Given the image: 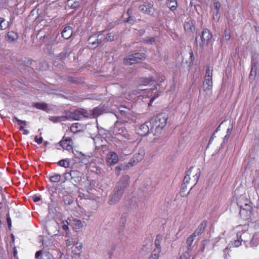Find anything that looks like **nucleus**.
<instances>
[{"mask_svg":"<svg viewBox=\"0 0 259 259\" xmlns=\"http://www.w3.org/2000/svg\"><path fill=\"white\" fill-rule=\"evenodd\" d=\"M129 180L130 177L128 176H124L121 178L113 193L109 197V203L110 204H114L119 200L124 189L128 185Z\"/></svg>","mask_w":259,"mask_h":259,"instance_id":"1","label":"nucleus"},{"mask_svg":"<svg viewBox=\"0 0 259 259\" xmlns=\"http://www.w3.org/2000/svg\"><path fill=\"white\" fill-rule=\"evenodd\" d=\"M212 68L209 66L207 67L205 79L203 84V92L206 98L209 97L212 94Z\"/></svg>","mask_w":259,"mask_h":259,"instance_id":"2","label":"nucleus"},{"mask_svg":"<svg viewBox=\"0 0 259 259\" xmlns=\"http://www.w3.org/2000/svg\"><path fill=\"white\" fill-rule=\"evenodd\" d=\"M212 37V35L208 29H204L201 35L196 37V41L197 45L203 48L207 46Z\"/></svg>","mask_w":259,"mask_h":259,"instance_id":"3","label":"nucleus"},{"mask_svg":"<svg viewBox=\"0 0 259 259\" xmlns=\"http://www.w3.org/2000/svg\"><path fill=\"white\" fill-rule=\"evenodd\" d=\"M64 181H70L73 184L77 183L81 180V174L77 170L66 171L63 175Z\"/></svg>","mask_w":259,"mask_h":259,"instance_id":"4","label":"nucleus"},{"mask_svg":"<svg viewBox=\"0 0 259 259\" xmlns=\"http://www.w3.org/2000/svg\"><path fill=\"white\" fill-rule=\"evenodd\" d=\"M145 57V54L143 53H136L128 55L123 60V64L125 65H130L139 62Z\"/></svg>","mask_w":259,"mask_h":259,"instance_id":"5","label":"nucleus"},{"mask_svg":"<svg viewBox=\"0 0 259 259\" xmlns=\"http://www.w3.org/2000/svg\"><path fill=\"white\" fill-rule=\"evenodd\" d=\"M89 114L87 111L83 109H78L70 112L67 115V119L78 120L84 117H88Z\"/></svg>","mask_w":259,"mask_h":259,"instance_id":"6","label":"nucleus"},{"mask_svg":"<svg viewBox=\"0 0 259 259\" xmlns=\"http://www.w3.org/2000/svg\"><path fill=\"white\" fill-rule=\"evenodd\" d=\"M112 133L116 136H120L124 138H126V131L124 125L123 123L116 121L112 128Z\"/></svg>","mask_w":259,"mask_h":259,"instance_id":"7","label":"nucleus"},{"mask_svg":"<svg viewBox=\"0 0 259 259\" xmlns=\"http://www.w3.org/2000/svg\"><path fill=\"white\" fill-rule=\"evenodd\" d=\"M168 116L166 114L161 113L159 114L155 120V124L157 129H162L166 125Z\"/></svg>","mask_w":259,"mask_h":259,"instance_id":"8","label":"nucleus"},{"mask_svg":"<svg viewBox=\"0 0 259 259\" xmlns=\"http://www.w3.org/2000/svg\"><path fill=\"white\" fill-rule=\"evenodd\" d=\"M145 156V149L142 147L139 148L137 153H136L133 158L131 159L128 164L131 166H133L137 164L138 162L141 161L144 157Z\"/></svg>","mask_w":259,"mask_h":259,"instance_id":"9","label":"nucleus"},{"mask_svg":"<svg viewBox=\"0 0 259 259\" xmlns=\"http://www.w3.org/2000/svg\"><path fill=\"white\" fill-rule=\"evenodd\" d=\"M153 2L152 1H147L139 6V11L146 14L152 15L153 14Z\"/></svg>","mask_w":259,"mask_h":259,"instance_id":"10","label":"nucleus"},{"mask_svg":"<svg viewBox=\"0 0 259 259\" xmlns=\"http://www.w3.org/2000/svg\"><path fill=\"white\" fill-rule=\"evenodd\" d=\"M101 34H94L88 39V44L91 48H95L101 43Z\"/></svg>","mask_w":259,"mask_h":259,"instance_id":"11","label":"nucleus"},{"mask_svg":"<svg viewBox=\"0 0 259 259\" xmlns=\"http://www.w3.org/2000/svg\"><path fill=\"white\" fill-rule=\"evenodd\" d=\"M238 237L241 239L242 242L245 243L247 246L248 245L250 247V240H251V236L248 232H238Z\"/></svg>","mask_w":259,"mask_h":259,"instance_id":"12","label":"nucleus"},{"mask_svg":"<svg viewBox=\"0 0 259 259\" xmlns=\"http://www.w3.org/2000/svg\"><path fill=\"white\" fill-rule=\"evenodd\" d=\"M241 239H239L238 237V232L237 233L236 237L231 241L228 244V246L224 250V253L226 255L227 251L230 249L232 247H238L242 244Z\"/></svg>","mask_w":259,"mask_h":259,"instance_id":"13","label":"nucleus"},{"mask_svg":"<svg viewBox=\"0 0 259 259\" xmlns=\"http://www.w3.org/2000/svg\"><path fill=\"white\" fill-rule=\"evenodd\" d=\"M106 160L110 165L115 164L119 160L118 156L115 152H110L107 155Z\"/></svg>","mask_w":259,"mask_h":259,"instance_id":"14","label":"nucleus"},{"mask_svg":"<svg viewBox=\"0 0 259 259\" xmlns=\"http://www.w3.org/2000/svg\"><path fill=\"white\" fill-rule=\"evenodd\" d=\"M72 140L70 138L65 137L60 142V145L64 149L69 150L72 149Z\"/></svg>","mask_w":259,"mask_h":259,"instance_id":"15","label":"nucleus"},{"mask_svg":"<svg viewBox=\"0 0 259 259\" xmlns=\"http://www.w3.org/2000/svg\"><path fill=\"white\" fill-rule=\"evenodd\" d=\"M148 124H149V122H146L140 125L138 130V134L139 135L141 136H145L149 133V127Z\"/></svg>","mask_w":259,"mask_h":259,"instance_id":"16","label":"nucleus"},{"mask_svg":"<svg viewBox=\"0 0 259 259\" xmlns=\"http://www.w3.org/2000/svg\"><path fill=\"white\" fill-rule=\"evenodd\" d=\"M36 259H54V257L49 252H42L41 250L37 251L35 255Z\"/></svg>","mask_w":259,"mask_h":259,"instance_id":"17","label":"nucleus"},{"mask_svg":"<svg viewBox=\"0 0 259 259\" xmlns=\"http://www.w3.org/2000/svg\"><path fill=\"white\" fill-rule=\"evenodd\" d=\"M141 91L140 92L139 90H134L133 91V93L131 94L128 95V97H125L126 99L128 100H132V99H135L136 96H137L138 98H140L141 96H142L144 97L145 95V91H144L143 90H145V89H141Z\"/></svg>","mask_w":259,"mask_h":259,"instance_id":"18","label":"nucleus"},{"mask_svg":"<svg viewBox=\"0 0 259 259\" xmlns=\"http://www.w3.org/2000/svg\"><path fill=\"white\" fill-rule=\"evenodd\" d=\"M73 33L72 27L70 26L65 27L61 32L62 36L64 39H68L71 37Z\"/></svg>","mask_w":259,"mask_h":259,"instance_id":"19","label":"nucleus"},{"mask_svg":"<svg viewBox=\"0 0 259 259\" xmlns=\"http://www.w3.org/2000/svg\"><path fill=\"white\" fill-rule=\"evenodd\" d=\"M206 225L207 223L206 221H203L202 222H201V224L198 227V228L196 229V230L195 231V232L193 233V235L196 237L197 236L201 235L203 233L205 227H206Z\"/></svg>","mask_w":259,"mask_h":259,"instance_id":"20","label":"nucleus"},{"mask_svg":"<svg viewBox=\"0 0 259 259\" xmlns=\"http://www.w3.org/2000/svg\"><path fill=\"white\" fill-rule=\"evenodd\" d=\"M152 241L151 239L147 240L145 241L144 244L143 245L142 250L143 251L145 252H149L152 248Z\"/></svg>","mask_w":259,"mask_h":259,"instance_id":"21","label":"nucleus"},{"mask_svg":"<svg viewBox=\"0 0 259 259\" xmlns=\"http://www.w3.org/2000/svg\"><path fill=\"white\" fill-rule=\"evenodd\" d=\"M162 240V236L160 234H158L156 236L155 241V251L160 252L161 251V246L160 243Z\"/></svg>","mask_w":259,"mask_h":259,"instance_id":"22","label":"nucleus"},{"mask_svg":"<svg viewBox=\"0 0 259 259\" xmlns=\"http://www.w3.org/2000/svg\"><path fill=\"white\" fill-rule=\"evenodd\" d=\"M259 244V232H256L250 240V247L256 246Z\"/></svg>","mask_w":259,"mask_h":259,"instance_id":"23","label":"nucleus"},{"mask_svg":"<svg viewBox=\"0 0 259 259\" xmlns=\"http://www.w3.org/2000/svg\"><path fill=\"white\" fill-rule=\"evenodd\" d=\"M184 27L185 31L187 32H192L194 31L193 23L190 20L185 22Z\"/></svg>","mask_w":259,"mask_h":259,"instance_id":"24","label":"nucleus"},{"mask_svg":"<svg viewBox=\"0 0 259 259\" xmlns=\"http://www.w3.org/2000/svg\"><path fill=\"white\" fill-rule=\"evenodd\" d=\"M82 244L80 243H77L75 246L72 248V252L73 254L79 255L82 252Z\"/></svg>","mask_w":259,"mask_h":259,"instance_id":"25","label":"nucleus"},{"mask_svg":"<svg viewBox=\"0 0 259 259\" xmlns=\"http://www.w3.org/2000/svg\"><path fill=\"white\" fill-rule=\"evenodd\" d=\"M193 169V167H190L189 170L187 171L186 176L184 178L183 180V184L182 185L183 188L186 187L185 186L186 184H188L191 178L190 177V175L191 174L192 171Z\"/></svg>","mask_w":259,"mask_h":259,"instance_id":"26","label":"nucleus"},{"mask_svg":"<svg viewBox=\"0 0 259 259\" xmlns=\"http://www.w3.org/2000/svg\"><path fill=\"white\" fill-rule=\"evenodd\" d=\"M166 5L172 11L176 10L178 7L176 0H167Z\"/></svg>","mask_w":259,"mask_h":259,"instance_id":"27","label":"nucleus"},{"mask_svg":"<svg viewBox=\"0 0 259 259\" xmlns=\"http://www.w3.org/2000/svg\"><path fill=\"white\" fill-rule=\"evenodd\" d=\"M130 167V166L128 163L127 164H122L120 165H118L115 168V174L117 176H119L121 170H125L127 168H129Z\"/></svg>","mask_w":259,"mask_h":259,"instance_id":"28","label":"nucleus"},{"mask_svg":"<svg viewBox=\"0 0 259 259\" xmlns=\"http://www.w3.org/2000/svg\"><path fill=\"white\" fill-rule=\"evenodd\" d=\"M33 106L46 111L48 110V105L45 103H34L33 104Z\"/></svg>","mask_w":259,"mask_h":259,"instance_id":"29","label":"nucleus"},{"mask_svg":"<svg viewBox=\"0 0 259 259\" xmlns=\"http://www.w3.org/2000/svg\"><path fill=\"white\" fill-rule=\"evenodd\" d=\"M104 112V110L103 108V107L99 106L98 107L95 108L93 110V116L94 117H97L100 115L102 114Z\"/></svg>","mask_w":259,"mask_h":259,"instance_id":"30","label":"nucleus"},{"mask_svg":"<svg viewBox=\"0 0 259 259\" xmlns=\"http://www.w3.org/2000/svg\"><path fill=\"white\" fill-rule=\"evenodd\" d=\"M50 119L54 122H58L65 121L67 118V115L61 116H51Z\"/></svg>","mask_w":259,"mask_h":259,"instance_id":"31","label":"nucleus"},{"mask_svg":"<svg viewBox=\"0 0 259 259\" xmlns=\"http://www.w3.org/2000/svg\"><path fill=\"white\" fill-rule=\"evenodd\" d=\"M7 36L8 40L10 41H14L17 40L18 37L17 33L14 31L9 32Z\"/></svg>","mask_w":259,"mask_h":259,"instance_id":"32","label":"nucleus"},{"mask_svg":"<svg viewBox=\"0 0 259 259\" xmlns=\"http://www.w3.org/2000/svg\"><path fill=\"white\" fill-rule=\"evenodd\" d=\"M58 165H59L60 166L65 167V168H68L69 166L70 163L68 159H64L60 160L57 163Z\"/></svg>","mask_w":259,"mask_h":259,"instance_id":"33","label":"nucleus"},{"mask_svg":"<svg viewBox=\"0 0 259 259\" xmlns=\"http://www.w3.org/2000/svg\"><path fill=\"white\" fill-rule=\"evenodd\" d=\"M9 26V22L3 18L0 17V30H5Z\"/></svg>","mask_w":259,"mask_h":259,"instance_id":"34","label":"nucleus"},{"mask_svg":"<svg viewBox=\"0 0 259 259\" xmlns=\"http://www.w3.org/2000/svg\"><path fill=\"white\" fill-rule=\"evenodd\" d=\"M61 176L59 174H54L50 176V180L53 183H57L60 181Z\"/></svg>","mask_w":259,"mask_h":259,"instance_id":"35","label":"nucleus"},{"mask_svg":"<svg viewBox=\"0 0 259 259\" xmlns=\"http://www.w3.org/2000/svg\"><path fill=\"white\" fill-rule=\"evenodd\" d=\"M153 80V78L151 77H142L140 78V85H146L149 82Z\"/></svg>","mask_w":259,"mask_h":259,"instance_id":"36","label":"nucleus"},{"mask_svg":"<svg viewBox=\"0 0 259 259\" xmlns=\"http://www.w3.org/2000/svg\"><path fill=\"white\" fill-rule=\"evenodd\" d=\"M80 125L78 123L72 124L70 127V130L72 132L75 133L80 131Z\"/></svg>","mask_w":259,"mask_h":259,"instance_id":"37","label":"nucleus"},{"mask_svg":"<svg viewBox=\"0 0 259 259\" xmlns=\"http://www.w3.org/2000/svg\"><path fill=\"white\" fill-rule=\"evenodd\" d=\"M73 223L76 229H80L83 226V223L80 220L74 219L73 220Z\"/></svg>","mask_w":259,"mask_h":259,"instance_id":"38","label":"nucleus"},{"mask_svg":"<svg viewBox=\"0 0 259 259\" xmlns=\"http://www.w3.org/2000/svg\"><path fill=\"white\" fill-rule=\"evenodd\" d=\"M237 202L238 206L241 209L247 210V209H249L250 206H249V205H248L247 202H245L244 205H243V204L241 203V202L238 200H237Z\"/></svg>","mask_w":259,"mask_h":259,"instance_id":"39","label":"nucleus"},{"mask_svg":"<svg viewBox=\"0 0 259 259\" xmlns=\"http://www.w3.org/2000/svg\"><path fill=\"white\" fill-rule=\"evenodd\" d=\"M195 237V236H194L193 235V234H192L191 236H189L187 238V241H186V243H187L188 247H190L191 246V244H192V243L194 241Z\"/></svg>","mask_w":259,"mask_h":259,"instance_id":"40","label":"nucleus"},{"mask_svg":"<svg viewBox=\"0 0 259 259\" xmlns=\"http://www.w3.org/2000/svg\"><path fill=\"white\" fill-rule=\"evenodd\" d=\"M224 38L226 41L230 40V39L231 38V35H230V31L229 30H228L227 29L225 30Z\"/></svg>","mask_w":259,"mask_h":259,"instance_id":"41","label":"nucleus"},{"mask_svg":"<svg viewBox=\"0 0 259 259\" xmlns=\"http://www.w3.org/2000/svg\"><path fill=\"white\" fill-rule=\"evenodd\" d=\"M160 252H156L155 249L153 250L152 254L149 256V259H158Z\"/></svg>","mask_w":259,"mask_h":259,"instance_id":"42","label":"nucleus"},{"mask_svg":"<svg viewBox=\"0 0 259 259\" xmlns=\"http://www.w3.org/2000/svg\"><path fill=\"white\" fill-rule=\"evenodd\" d=\"M62 229L66 231H68V229H69V228H68V225H69L68 222L67 221H66V220L63 221L62 222Z\"/></svg>","mask_w":259,"mask_h":259,"instance_id":"43","label":"nucleus"},{"mask_svg":"<svg viewBox=\"0 0 259 259\" xmlns=\"http://www.w3.org/2000/svg\"><path fill=\"white\" fill-rule=\"evenodd\" d=\"M199 176H200V170H199V169H197V172L195 174V175L194 176H193L194 183L193 186L195 185L196 184V182L198 181V180L199 179Z\"/></svg>","mask_w":259,"mask_h":259,"instance_id":"44","label":"nucleus"},{"mask_svg":"<svg viewBox=\"0 0 259 259\" xmlns=\"http://www.w3.org/2000/svg\"><path fill=\"white\" fill-rule=\"evenodd\" d=\"M154 41V37H147L144 39V42L148 44H152Z\"/></svg>","mask_w":259,"mask_h":259,"instance_id":"45","label":"nucleus"},{"mask_svg":"<svg viewBox=\"0 0 259 259\" xmlns=\"http://www.w3.org/2000/svg\"><path fill=\"white\" fill-rule=\"evenodd\" d=\"M53 225L56 228V230L53 232V233H52V232H49V234L51 235H56L57 234H58V233L59 232V231L58 230V223H57L56 222H53Z\"/></svg>","mask_w":259,"mask_h":259,"instance_id":"46","label":"nucleus"},{"mask_svg":"<svg viewBox=\"0 0 259 259\" xmlns=\"http://www.w3.org/2000/svg\"><path fill=\"white\" fill-rule=\"evenodd\" d=\"M16 121L18 122V125H21V124H23L25 125H27L28 122L24 120H21L17 118V117H15L13 119V121Z\"/></svg>","mask_w":259,"mask_h":259,"instance_id":"47","label":"nucleus"},{"mask_svg":"<svg viewBox=\"0 0 259 259\" xmlns=\"http://www.w3.org/2000/svg\"><path fill=\"white\" fill-rule=\"evenodd\" d=\"M114 35L113 33H109L107 34V36L105 37V39L107 41H112L114 40Z\"/></svg>","mask_w":259,"mask_h":259,"instance_id":"48","label":"nucleus"},{"mask_svg":"<svg viewBox=\"0 0 259 259\" xmlns=\"http://www.w3.org/2000/svg\"><path fill=\"white\" fill-rule=\"evenodd\" d=\"M165 79V77L161 74H159L156 78L155 79V81L157 82H162Z\"/></svg>","mask_w":259,"mask_h":259,"instance_id":"49","label":"nucleus"},{"mask_svg":"<svg viewBox=\"0 0 259 259\" xmlns=\"http://www.w3.org/2000/svg\"><path fill=\"white\" fill-rule=\"evenodd\" d=\"M220 18V14L219 12L216 11V13L213 15V19L216 21H219Z\"/></svg>","mask_w":259,"mask_h":259,"instance_id":"50","label":"nucleus"},{"mask_svg":"<svg viewBox=\"0 0 259 259\" xmlns=\"http://www.w3.org/2000/svg\"><path fill=\"white\" fill-rule=\"evenodd\" d=\"M213 6L216 10V11L219 12L221 5L219 2H214Z\"/></svg>","mask_w":259,"mask_h":259,"instance_id":"51","label":"nucleus"},{"mask_svg":"<svg viewBox=\"0 0 259 259\" xmlns=\"http://www.w3.org/2000/svg\"><path fill=\"white\" fill-rule=\"evenodd\" d=\"M34 140L38 144H40L42 143L43 139L42 137H38L36 136L34 138Z\"/></svg>","mask_w":259,"mask_h":259,"instance_id":"52","label":"nucleus"},{"mask_svg":"<svg viewBox=\"0 0 259 259\" xmlns=\"http://www.w3.org/2000/svg\"><path fill=\"white\" fill-rule=\"evenodd\" d=\"M6 216H7V221L8 225L9 226V227L10 228L12 226V222H11V219L10 217L9 213H8L7 214Z\"/></svg>","mask_w":259,"mask_h":259,"instance_id":"53","label":"nucleus"},{"mask_svg":"<svg viewBox=\"0 0 259 259\" xmlns=\"http://www.w3.org/2000/svg\"><path fill=\"white\" fill-rule=\"evenodd\" d=\"M32 198L33 201L35 202H37L39 201V200H40V199H41V197L39 196L34 195L32 196Z\"/></svg>","mask_w":259,"mask_h":259,"instance_id":"54","label":"nucleus"},{"mask_svg":"<svg viewBox=\"0 0 259 259\" xmlns=\"http://www.w3.org/2000/svg\"><path fill=\"white\" fill-rule=\"evenodd\" d=\"M256 66L255 65H253L252 66V68H251V71H250V75H252L253 74H255L256 73Z\"/></svg>","mask_w":259,"mask_h":259,"instance_id":"55","label":"nucleus"},{"mask_svg":"<svg viewBox=\"0 0 259 259\" xmlns=\"http://www.w3.org/2000/svg\"><path fill=\"white\" fill-rule=\"evenodd\" d=\"M124 109H127L124 107H121L119 108V110L121 114H124L126 112V110H125Z\"/></svg>","mask_w":259,"mask_h":259,"instance_id":"56","label":"nucleus"},{"mask_svg":"<svg viewBox=\"0 0 259 259\" xmlns=\"http://www.w3.org/2000/svg\"><path fill=\"white\" fill-rule=\"evenodd\" d=\"M132 21H134V18L131 16L128 17L126 22L128 23H132Z\"/></svg>","mask_w":259,"mask_h":259,"instance_id":"57","label":"nucleus"},{"mask_svg":"<svg viewBox=\"0 0 259 259\" xmlns=\"http://www.w3.org/2000/svg\"><path fill=\"white\" fill-rule=\"evenodd\" d=\"M73 202L71 199L69 198L68 200L65 201V203L67 204H70Z\"/></svg>","mask_w":259,"mask_h":259,"instance_id":"58","label":"nucleus"},{"mask_svg":"<svg viewBox=\"0 0 259 259\" xmlns=\"http://www.w3.org/2000/svg\"><path fill=\"white\" fill-rule=\"evenodd\" d=\"M156 97H157V96H154L153 97H152L151 98L150 101L149 105H150L152 103V102L154 101V100L156 99Z\"/></svg>","mask_w":259,"mask_h":259,"instance_id":"59","label":"nucleus"},{"mask_svg":"<svg viewBox=\"0 0 259 259\" xmlns=\"http://www.w3.org/2000/svg\"><path fill=\"white\" fill-rule=\"evenodd\" d=\"M23 131L24 134H25V135H28L29 133V131L26 129H24Z\"/></svg>","mask_w":259,"mask_h":259,"instance_id":"60","label":"nucleus"},{"mask_svg":"<svg viewBox=\"0 0 259 259\" xmlns=\"http://www.w3.org/2000/svg\"><path fill=\"white\" fill-rule=\"evenodd\" d=\"M20 125V127H19V130H20V131H23L25 129V128H24V127L23 126L21 125Z\"/></svg>","mask_w":259,"mask_h":259,"instance_id":"61","label":"nucleus"},{"mask_svg":"<svg viewBox=\"0 0 259 259\" xmlns=\"http://www.w3.org/2000/svg\"><path fill=\"white\" fill-rule=\"evenodd\" d=\"M66 245H70V242L68 240L67 241V242H66Z\"/></svg>","mask_w":259,"mask_h":259,"instance_id":"62","label":"nucleus"},{"mask_svg":"<svg viewBox=\"0 0 259 259\" xmlns=\"http://www.w3.org/2000/svg\"><path fill=\"white\" fill-rule=\"evenodd\" d=\"M231 130H230V128H228V129L227 130V133H228V134L229 133H230V132H231Z\"/></svg>","mask_w":259,"mask_h":259,"instance_id":"63","label":"nucleus"},{"mask_svg":"<svg viewBox=\"0 0 259 259\" xmlns=\"http://www.w3.org/2000/svg\"><path fill=\"white\" fill-rule=\"evenodd\" d=\"M179 259H185L184 257H183L182 256H180L179 258Z\"/></svg>","mask_w":259,"mask_h":259,"instance_id":"64","label":"nucleus"}]
</instances>
